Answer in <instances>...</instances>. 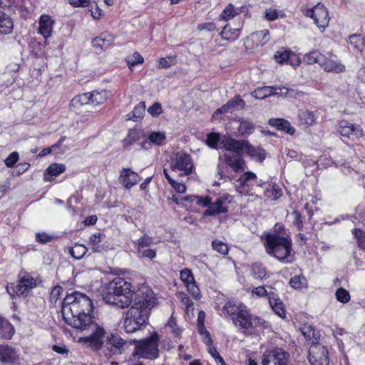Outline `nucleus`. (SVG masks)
<instances>
[{"label": "nucleus", "instance_id": "obj_64", "mask_svg": "<svg viewBox=\"0 0 365 365\" xmlns=\"http://www.w3.org/2000/svg\"><path fill=\"white\" fill-rule=\"evenodd\" d=\"M19 160L17 152L11 153L5 160L4 163L8 168H12Z\"/></svg>", "mask_w": 365, "mask_h": 365}, {"label": "nucleus", "instance_id": "obj_62", "mask_svg": "<svg viewBox=\"0 0 365 365\" xmlns=\"http://www.w3.org/2000/svg\"><path fill=\"white\" fill-rule=\"evenodd\" d=\"M170 185L171 187L178 193L182 194L185 193L187 190V187L182 182H179L174 180L173 182Z\"/></svg>", "mask_w": 365, "mask_h": 365}, {"label": "nucleus", "instance_id": "obj_49", "mask_svg": "<svg viewBox=\"0 0 365 365\" xmlns=\"http://www.w3.org/2000/svg\"><path fill=\"white\" fill-rule=\"evenodd\" d=\"M349 43L354 48L361 51L364 46L365 41L360 35L353 34L349 36Z\"/></svg>", "mask_w": 365, "mask_h": 365}, {"label": "nucleus", "instance_id": "obj_36", "mask_svg": "<svg viewBox=\"0 0 365 365\" xmlns=\"http://www.w3.org/2000/svg\"><path fill=\"white\" fill-rule=\"evenodd\" d=\"M125 344V341L117 334H111L107 341L108 348L113 352L120 351Z\"/></svg>", "mask_w": 365, "mask_h": 365}, {"label": "nucleus", "instance_id": "obj_45", "mask_svg": "<svg viewBox=\"0 0 365 365\" xmlns=\"http://www.w3.org/2000/svg\"><path fill=\"white\" fill-rule=\"evenodd\" d=\"M252 276L256 279H262L268 276L266 268L259 262H255L252 266Z\"/></svg>", "mask_w": 365, "mask_h": 365}, {"label": "nucleus", "instance_id": "obj_21", "mask_svg": "<svg viewBox=\"0 0 365 365\" xmlns=\"http://www.w3.org/2000/svg\"><path fill=\"white\" fill-rule=\"evenodd\" d=\"M36 286V279L30 274H25L19 277L14 292L17 295H26Z\"/></svg>", "mask_w": 365, "mask_h": 365}, {"label": "nucleus", "instance_id": "obj_57", "mask_svg": "<svg viewBox=\"0 0 365 365\" xmlns=\"http://www.w3.org/2000/svg\"><path fill=\"white\" fill-rule=\"evenodd\" d=\"M167 326L171 329V332L175 336H178L180 334L182 329L178 327L176 319L173 315L170 317Z\"/></svg>", "mask_w": 365, "mask_h": 365}, {"label": "nucleus", "instance_id": "obj_40", "mask_svg": "<svg viewBox=\"0 0 365 365\" xmlns=\"http://www.w3.org/2000/svg\"><path fill=\"white\" fill-rule=\"evenodd\" d=\"M91 105L98 106L103 103L108 98V93L106 91H95L90 92Z\"/></svg>", "mask_w": 365, "mask_h": 365}, {"label": "nucleus", "instance_id": "obj_37", "mask_svg": "<svg viewBox=\"0 0 365 365\" xmlns=\"http://www.w3.org/2000/svg\"><path fill=\"white\" fill-rule=\"evenodd\" d=\"M90 92L83 93L73 97L70 102V107L78 109L84 105L91 104Z\"/></svg>", "mask_w": 365, "mask_h": 365}, {"label": "nucleus", "instance_id": "obj_55", "mask_svg": "<svg viewBox=\"0 0 365 365\" xmlns=\"http://www.w3.org/2000/svg\"><path fill=\"white\" fill-rule=\"evenodd\" d=\"M159 66L162 68H167L176 63L175 56H167L165 58H160L158 60Z\"/></svg>", "mask_w": 365, "mask_h": 365}, {"label": "nucleus", "instance_id": "obj_54", "mask_svg": "<svg viewBox=\"0 0 365 365\" xmlns=\"http://www.w3.org/2000/svg\"><path fill=\"white\" fill-rule=\"evenodd\" d=\"M103 234L101 232H96L91 235L89 237V244L93 246V250L98 251L100 243L103 240Z\"/></svg>", "mask_w": 365, "mask_h": 365}, {"label": "nucleus", "instance_id": "obj_17", "mask_svg": "<svg viewBox=\"0 0 365 365\" xmlns=\"http://www.w3.org/2000/svg\"><path fill=\"white\" fill-rule=\"evenodd\" d=\"M180 278L187 288L188 292L195 299L201 297L200 291L195 280L193 274L190 269L185 268L180 271Z\"/></svg>", "mask_w": 365, "mask_h": 365}, {"label": "nucleus", "instance_id": "obj_4", "mask_svg": "<svg viewBox=\"0 0 365 365\" xmlns=\"http://www.w3.org/2000/svg\"><path fill=\"white\" fill-rule=\"evenodd\" d=\"M264 238V246L268 255L284 264L293 261L292 242L289 236L272 233L266 235Z\"/></svg>", "mask_w": 365, "mask_h": 365}, {"label": "nucleus", "instance_id": "obj_56", "mask_svg": "<svg viewBox=\"0 0 365 365\" xmlns=\"http://www.w3.org/2000/svg\"><path fill=\"white\" fill-rule=\"evenodd\" d=\"M138 140V132L136 130H130L128 134L127 138L123 141L124 146H129Z\"/></svg>", "mask_w": 365, "mask_h": 365}, {"label": "nucleus", "instance_id": "obj_58", "mask_svg": "<svg viewBox=\"0 0 365 365\" xmlns=\"http://www.w3.org/2000/svg\"><path fill=\"white\" fill-rule=\"evenodd\" d=\"M352 233L357 239L359 246L362 249H365V232L359 229H354Z\"/></svg>", "mask_w": 365, "mask_h": 365}, {"label": "nucleus", "instance_id": "obj_1", "mask_svg": "<svg viewBox=\"0 0 365 365\" xmlns=\"http://www.w3.org/2000/svg\"><path fill=\"white\" fill-rule=\"evenodd\" d=\"M93 305L91 299L84 294L74 292L63 299L61 313L64 322L71 327L81 331H90L87 341L96 345L101 344L105 330L93 320Z\"/></svg>", "mask_w": 365, "mask_h": 365}, {"label": "nucleus", "instance_id": "obj_50", "mask_svg": "<svg viewBox=\"0 0 365 365\" xmlns=\"http://www.w3.org/2000/svg\"><path fill=\"white\" fill-rule=\"evenodd\" d=\"M212 247L214 250L223 255H227L229 251L227 245L221 240H215L212 241Z\"/></svg>", "mask_w": 365, "mask_h": 365}, {"label": "nucleus", "instance_id": "obj_11", "mask_svg": "<svg viewBox=\"0 0 365 365\" xmlns=\"http://www.w3.org/2000/svg\"><path fill=\"white\" fill-rule=\"evenodd\" d=\"M304 16L310 17L319 29L324 30L329 23V16L327 9L322 4H317L312 8H302Z\"/></svg>", "mask_w": 365, "mask_h": 365}, {"label": "nucleus", "instance_id": "obj_25", "mask_svg": "<svg viewBox=\"0 0 365 365\" xmlns=\"http://www.w3.org/2000/svg\"><path fill=\"white\" fill-rule=\"evenodd\" d=\"M245 103L239 96L229 101L226 104L218 108L213 114V118H217L221 113H233L236 110L242 109Z\"/></svg>", "mask_w": 365, "mask_h": 365}, {"label": "nucleus", "instance_id": "obj_61", "mask_svg": "<svg viewBox=\"0 0 365 365\" xmlns=\"http://www.w3.org/2000/svg\"><path fill=\"white\" fill-rule=\"evenodd\" d=\"M148 112L153 117L159 116L163 112L161 104L158 102L155 103L148 108Z\"/></svg>", "mask_w": 365, "mask_h": 365}, {"label": "nucleus", "instance_id": "obj_16", "mask_svg": "<svg viewBox=\"0 0 365 365\" xmlns=\"http://www.w3.org/2000/svg\"><path fill=\"white\" fill-rule=\"evenodd\" d=\"M309 361L311 365H328L327 349L321 344L312 345L309 349Z\"/></svg>", "mask_w": 365, "mask_h": 365}, {"label": "nucleus", "instance_id": "obj_52", "mask_svg": "<svg viewBox=\"0 0 365 365\" xmlns=\"http://www.w3.org/2000/svg\"><path fill=\"white\" fill-rule=\"evenodd\" d=\"M143 57L138 52H134L131 56L127 58V63L129 68H132L138 64L143 63Z\"/></svg>", "mask_w": 365, "mask_h": 365}, {"label": "nucleus", "instance_id": "obj_3", "mask_svg": "<svg viewBox=\"0 0 365 365\" xmlns=\"http://www.w3.org/2000/svg\"><path fill=\"white\" fill-rule=\"evenodd\" d=\"M143 286L135 291L130 282L123 277H116L107 284L103 297L107 304L125 309L135 303L137 294Z\"/></svg>", "mask_w": 365, "mask_h": 365}, {"label": "nucleus", "instance_id": "obj_33", "mask_svg": "<svg viewBox=\"0 0 365 365\" xmlns=\"http://www.w3.org/2000/svg\"><path fill=\"white\" fill-rule=\"evenodd\" d=\"M263 187L264 189L261 190V193L262 192L266 197L270 200H277L282 194V189L277 185L262 182Z\"/></svg>", "mask_w": 365, "mask_h": 365}, {"label": "nucleus", "instance_id": "obj_5", "mask_svg": "<svg viewBox=\"0 0 365 365\" xmlns=\"http://www.w3.org/2000/svg\"><path fill=\"white\" fill-rule=\"evenodd\" d=\"M171 200L178 205H182L183 200L195 201L200 206L207 207L204 212V216H215L220 214L226 213L228 211L227 198L220 197L215 201L211 202V198L208 196H190V197H178L173 195Z\"/></svg>", "mask_w": 365, "mask_h": 365}, {"label": "nucleus", "instance_id": "obj_28", "mask_svg": "<svg viewBox=\"0 0 365 365\" xmlns=\"http://www.w3.org/2000/svg\"><path fill=\"white\" fill-rule=\"evenodd\" d=\"M268 301L273 312L280 318L284 319L286 317V310L284 303L278 294L274 292H269Z\"/></svg>", "mask_w": 365, "mask_h": 365}, {"label": "nucleus", "instance_id": "obj_51", "mask_svg": "<svg viewBox=\"0 0 365 365\" xmlns=\"http://www.w3.org/2000/svg\"><path fill=\"white\" fill-rule=\"evenodd\" d=\"M289 284L294 289H301L307 286V279L303 276H294L291 278Z\"/></svg>", "mask_w": 365, "mask_h": 365}, {"label": "nucleus", "instance_id": "obj_26", "mask_svg": "<svg viewBox=\"0 0 365 365\" xmlns=\"http://www.w3.org/2000/svg\"><path fill=\"white\" fill-rule=\"evenodd\" d=\"M20 358V352L8 345H0V361L3 363H15Z\"/></svg>", "mask_w": 365, "mask_h": 365}, {"label": "nucleus", "instance_id": "obj_31", "mask_svg": "<svg viewBox=\"0 0 365 365\" xmlns=\"http://www.w3.org/2000/svg\"><path fill=\"white\" fill-rule=\"evenodd\" d=\"M114 37L108 32L101 33L98 36L92 40V45L94 48L101 51L107 49L113 42Z\"/></svg>", "mask_w": 365, "mask_h": 365}, {"label": "nucleus", "instance_id": "obj_12", "mask_svg": "<svg viewBox=\"0 0 365 365\" xmlns=\"http://www.w3.org/2000/svg\"><path fill=\"white\" fill-rule=\"evenodd\" d=\"M296 94L297 91L295 90L285 86H263L256 88L252 93V96L257 99H264L273 96L294 97Z\"/></svg>", "mask_w": 365, "mask_h": 365}, {"label": "nucleus", "instance_id": "obj_35", "mask_svg": "<svg viewBox=\"0 0 365 365\" xmlns=\"http://www.w3.org/2000/svg\"><path fill=\"white\" fill-rule=\"evenodd\" d=\"M269 123L270 125L276 127L278 130H283L289 135H293L295 132V129L291 125L290 123L282 118L271 119Z\"/></svg>", "mask_w": 365, "mask_h": 365}, {"label": "nucleus", "instance_id": "obj_14", "mask_svg": "<svg viewBox=\"0 0 365 365\" xmlns=\"http://www.w3.org/2000/svg\"><path fill=\"white\" fill-rule=\"evenodd\" d=\"M337 132L343 137L352 140H357L363 135V130L359 125L354 124L347 120H340L336 125Z\"/></svg>", "mask_w": 365, "mask_h": 365}, {"label": "nucleus", "instance_id": "obj_60", "mask_svg": "<svg viewBox=\"0 0 365 365\" xmlns=\"http://www.w3.org/2000/svg\"><path fill=\"white\" fill-rule=\"evenodd\" d=\"M177 297L180 300L182 306L184 307H191V304H192V302L190 298L187 295L186 293L180 292L177 293Z\"/></svg>", "mask_w": 365, "mask_h": 365}, {"label": "nucleus", "instance_id": "obj_8", "mask_svg": "<svg viewBox=\"0 0 365 365\" xmlns=\"http://www.w3.org/2000/svg\"><path fill=\"white\" fill-rule=\"evenodd\" d=\"M159 336L154 332L150 337L136 341L133 355L138 358L154 359L158 356Z\"/></svg>", "mask_w": 365, "mask_h": 365}, {"label": "nucleus", "instance_id": "obj_32", "mask_svg": "<svg viewBox=\"0 0 365 365\" xmlns=\"http://www.w3.org/2000/svg\"><path fill=\"white\" fill-rule=\"evenodd\" d=\"M66 165L63 163H54L51 164L43 173V180L51 182L53 177H56L66 171Z\"/></svg>", "mask_w": 365, "mask_h": 365}, {"label": "nucleus", "instance_id": "obj_63", "mask_svg": "<svg viewBox=\"0 0 365 365\" xmlns=\"http://www.w3.org/2000/svg\"><path fill=\"white\" fill-rule=\"evenodd\" d=\"M199 333L202 336L205 344H206L207 346H210L212 344V340L210 336V334L204 328L202 324L199 326Z\"/></svg>", "mask_w": 365, "mask_h": 365}, {"label": "nucleus", "instance_id": "obj_15", "mask_svg": "<svg viewBox=\"0 0 365 365\" xmlns=\"http://www.w3.org/2000/svg\"><path fill=\"white\" fill-rule=\"evenodd\" d=\"M153 243V239L147 235L138 239L134 242L135 247L137 249V253L140 257L153 259L156 257V250L150 248Z\"/></svg>", "mask_w": 365, "mask_h": 365}, {"label": "nucleus", "instance_id": "obj_19", "mask_svg": "<svg viewBox=\"0 0 365 365\" xmlns=\"http://www.w3.org/2000/svg\"><path fill=\"white\" fill-rule=\"evenodd\" d=\"M230 140H236V139L226 135L221 137L217 133H210L207 135L206 143L212 148H223L227 151L232 152V150H230L227 147V143H230Z\"/></svg>", "mask_w": 365, "mask_h": 365}, {"label": "nucleus", "instance_id": "obj_43", "mask_svg": "<svg viewBox=\"0 0 365 365\" xmlns=\"http://www.w3.org/2000/svg\"><path fill=\"white\" fill-rule=\"evenodd\" d=\"M324 59V54L314 50L304 56V61L309 65L318 63L320 66Z\"/></svg>", "mask_w": 365, "mask_h": 365}, {"label": "nucleus", "instance_id": "obj_7", "mask_svg": "<svg viewBox=\"0 0 365 365\" xmlns=\"http://www.w3.org/2000/svg\"><path fill=\"white\" fill-rule=\"evenodd\" d=\"M170 168L179 177L188 176L195 170L191 155L182 151L177 152L170 157Z\"/></svg>", "mask_w": 365, "mask_h": 365}, {"label": "nucleus", "instance_id": "obj_48", "mask_svg": "<svg viewBox=\"0 0 365 365\" xmlns=\"http://www.w3.org/2000/svg\"><path fill=\"white\" fill-rule=\"evenodd\" d=\"M238 14H239L238 9L237 8H235L232 4H230L222 11V12L221 14V17L224 20L227 21V20L234 18Z\"/></svg>", "mask_w": 365, "mask_h": 365}, {"label": "nucleus", "instance_id": "obj_42", "mask_svg": "<svg viewBox=\"0 0 365 365\" xmlns=\"http://www.w3.org/2000/svg\"><path fill=\"white\" fill-rule=\"evenodd\" d=\"M145 111V102H140L137 106H135L133 110L128 114V119L137 122L143 117Z\"/></svg>", "mask_w": 365, "mask_h": 365}, {"label": "nucleus", "instance_id": "obj_39", "mask_svg": "<svg viewBox=\"0 0 365 365\" xmlns=\"http://www.w3.org/2000/svg\"><path fill=\"white\" fill-rule=\"evenodd\" d=\"M298 116L300 123L305 125H312L315 124L317 119V116L315 113L308 110H301Z\"/></svg>", "mask_w": 365, "mask_h": 365}, {"label": "nucleus", "instance_id": "obj_10", "mask_svg": "<svg viewBox=\"0 0 365 365\" xmlns=\"http://www.w3.org/2000/svg\"><path fill=\"white\" fill-rule=\"evenodd\" d=\"M240 185V192L250 196L260 195L262 189V181L259 180L255 173L245 172L237 180Z\"/></svg>", "mask_w": 365, "mask_h": 365}, {"label": "nucleus", "instance_id": "obj_9", "mask_svg": "<svg viewBox=\"0 0 365 365\" xmlns=\"http://www.w3.org/2000/svg\"><path fill=\"white\" fill-rule=\"evenodd\" d=\"M227 147L239 155L247 153L253 160L262 162L266 157L265 150L261 147H254L246 140H230Z\"/></svg>", "mask_w": 365, "mask_h": 365}, {"label": "nucleus", "instance_id": "obj_30", "mask_svg": "<svg viewBox=\"0 0 365 365\" xmlns=\"http://www.w3.org/2000/svg\"><path fill=\"white\" fill-rule=\"evenodd\" d=\"M166 136L164 132H152L148 138L141 143V147L148 150L152 145H161L165 141Z\"/></svg>", "mask_w": 365, "mask_h": 365}, {"label": "nucleus", "instance_id": "obj_2", "mask_svg": "<svg viewBox=\"0 0 365 365\" xmlns=\"http://www.w3.org/2000/svg\"><path fill=\"white\" fill-rule=\"evenodd\" d=\"M137 296L135 303L133 304L123 318L122 328L128 334L145 327L148 323L150 310L156 303L154 293L148 286H143Z\"/></svg>", "mask_w": 365, "mask_h": 365}, {"label": "nucleus", "instance_id": "obj_41", "mask_svg": "<svg viewBox=\"0 0 365 365\" xmlns=\"http://www.w3.org/2000/svg\"><path fill=\"white\" fill-rule=\"evenodd\" d=\"M255 125L252 122L247 120H240L238 132L241 136H247L254 132Z\"/></svg>", "mask_w": 365, "mask_h": 365}, {"label": "nucleus", "instance_id": "obj_18", "mask_svg": "<svg viewBox=\"0 0 365 365\" xmlns=\"http://www.w3.org/2000/svg\"><path fill=\"white\" fill-rule=\"evenodd\" d=\"M321 68L329 73H340L345 71V66L334 55H324Z\"/></svg>", "mask_w": 365, "mask_h": 365}, {"label": "nucleus", "instance_id": "obj_29", "mask_svg": "<svg viewBox=\"0 0 365 365\" xmlns=\"http://www.w3.org/2000/svg\"><path fill=\"white\" fill-rule=\"evenodd\" d=\"M241 156L237 154L234 155L228 153L223 155L225 164L236 173L244 171L246 168L245 161Z\"/></svg>", "mask_w": 365, "mask_h": 365}, {"label": "nucleus", "instance_id": "obj_38", "mask_svg": "<svg viewBox=\"0 0 365 365\" xmlns=\"http://www.w3.org/2000/svg\"><path fill=\"white\" fill-rule=\"evenodd\" d=\"M14 24L7 14L0 10V32L2 34H9L11 32Z\"/></svg>", "mask_w": 365, "mask_h": 365}, {"label": "nucleus", "instance_id": "obj_34", "mask_svg": "<svg viewBox=\"0 0 365 365\" xmlns=\"http://www.w3.org/2000/svg\"><path fill=\"white\" fill-rule=\"evenodd\" d=\"M15 332L14 326L0 316V338L10 339Z\"/></svg>", "mask_w": 365, "mask_h": 365}, {"label": "nucleus", "instance_id": "obj_13", "mask_svg": "<svg viewBox=\"0 0 365 365\" xmlns=\"http://www.w3.org/2000/svg\"><path fill=\"white\" fill-rule=\"evenodd\" d=\"M289 354L282 348L266 351L262 358V365H287Z\"/></svg>", "mask_w": 365, "mask_h": 365}, {"label": "nucleus", "instance_id": "obj_59", "mask_svg": "<svg viewBox=\"0 0 365 365\" xmlns=\"http://www.w3.org/2000/svg\"><path fill=\"white\" fill-rule=\"evenodd\" d=\"M291 216L292 217V222L293 224L297 227L299 230L302 229L303 227V222H302V217L299 212L297 210H294Z\"/></svg>", "mask_w": 365, "mask_h": 365}, {"label": "nucleus", "instance_id": "obj_47", "mask_svg": "<svg viewBox=\"0 0 365 365\" xmlns=\"http://www.w3.org/2000/svg\"><path fill=\"white\" fill-rule=\"evenodd\" d=\"M284 16V14L282 11L274 8H269L264 11V18L269 21H275Z\"/></svg>", "mask_w": 365, "mask_h": 365}, {"label": "nucleus", "instance_id": "obj_23", "mask_svg": "<svg viewBox=\"0 0 365 365\" xmlns=\"http://www.w3.org/2000/svg\"><path fill=\"white\" fill-rule=\"evenodd\" d=\"M269 32L267 29H264L253 32L247 38L246 43L251 46L252 48L265 45L269 41Z\"/></svg>", "mask_w": 365, "mask_h": 365}, {"label": "nucleus", "instance_id": "obj_46", "mask_svg": "<svg viewBox=\"0 0 365 365\" xmlns=\"http://www.w3.org/2000/svg\"><path fill=\"white\" fill-rule=\"evenodd\" d=\"M88 249L86 246L81 244H76L70 249L71 255L77 259H81L87 252Z\"/></svg>", "mask_w": 365, "mask_h": 365}, {"label": "nucleus", "instance_id": "obj_22", "mask_svg": "<svg viewBox=\"0 0 365 365\" xmlns=\"http://www.w3.org/2000/svg\"><path fill=\"white\" fill-rule=\"evenodd\" d=\"M247 307L242 302L228 301L223 306L220 312V315L222 317H230L231 320L235 318L244 309Z\"/></svg>", "mask_w": 365, "mask_h": 365}, {"label": "nucleus", "instance_id": "obj_44", "mask_svg": "<svg viewBox=\"0 0 365 365\" xmlns=\"http://www.w3.org/2000/svg\"><path fill=\"white\" fill-rule=\"evenodd\" d=\"M222 38L234 41L237 39L240 36V31L237 29H232L230 26L226 25L220 33Z\"/></svg>", "mask_w": 365, "mask_h": 365}, {"label": "nucleus", "instance_id": "obj_53", "mask_svg": "<svg viewBox=\"0 0 365 365\" xmlns=\"http://www.w3.org/2000/svg\"><path fill=\"white\" fill-rule=\"evenodd\" d=\"M336 299L341 303H347L350 300V295L347 290L344 288H339L336 292Z\"/></svg>", "mask_w": 365, "mask_h": 365}, {"label": "nucleus", "instance_id": "obj_24", "mask_svg": "<svg viewBox=\"0 0 365 365\" xmlns=\"http://www.w3.org/2000/svg\"><path fill=\"white\" fill-rule=\"evenodd\" d=\"M138 174L129 168H123L120 173L119 181L127 189H130L140 181Z\"/></svg>", "mask_w": 365, "mask_h": 365}, {"label": "nucleus", "instance_id": "obj_6", "mask_svg": "<svg viewBox=\"0 0 365 365\" xmlns=\"http://www.w3.org/2000/svg\"><path fill=\"white\" fill-rule=\"evenodd\" d=\"M233 324L243 330L246 335H252L262 331L267 327V322L263 319L252 316L247 308L239 314L232 321Z\"/></svg>", "mask_w": 365, "mask_h": 365}, {"label": "nucleus", "instance_id": "obj_20", "mask_svg": "<svg viewBox=\"0 0 365 365\" xmlns=\"http://www.w3.org/2000/svg\"><path fill=\"white\" fill-rule=\"evenodd\" d=\"M274 59L279 63H288L293 67L299 66L301 63V60L297 55L284 48L276 51Z\"/></svg>", "mask_w": 365, "mask_h": 365}, {"label": "nucleus", "instance_id": "obj_27", "mask_svg": "<svg viewBox=\"0 0 365 365\" xmlns=\"http://www.w3.org/2000/svg\"><path fill=\"white\" fill-rule=\"evenodd\" d=\"M54 24L55 21L49 15H41L38 20V33L46 39L49 38L52 34Z\"/></svg>", "mask_w": 365, "mask_h": 365}]
</instances>
